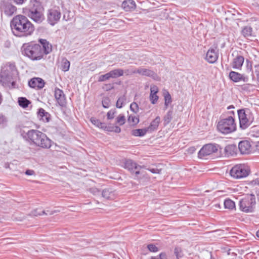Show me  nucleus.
Wrapping results in <instances>:
<instances>
[{"mask_svg": "<svg viewBox=\"0 0 259 259\" xmlns=\"http://www.w3.org/2000/svg\"><path fill=\"white\" fill-rule=\"evenodd\" d=\"M137 68L131 67L128 69H125L124 71V73L127 76L132 75L134 74L137 73Z\"/></svg>", "mask_w": 259, "mask_h": 259, "instance_id": "nucleus-38", "label": "nucleus"}, {"mask_svg": "<svg viewBox=\"0 0 259 259\" xmlns=\"http://www.w3.org/2000/svg\"><path fill=\"white\" fill-rule=\"evenodd\" d=\"M158 88L156 85H151L150 87V93L151 94H157L158 92Z\"/></svg>", "mask_w": 259, "mask_h": 259, "instance_id": "nucleus-49", "label": "nucleus"}, {"mask_svg": "<svg viewBox=\"0 0 259 259\" xmlns=\"http://www.w3.org/2000/svg\"><path fill=\"white\" fill-rule=\"evenodd\" d=\"M148 132V129L146 128L142 129H136L134 130L132 132V134L136 137H143Z\"/></svg>", "mask_w": 259, "mask_h": 259, "instance_id": "nucleus-27", "label": "nucleus"}, {"mask_svg": "<svg viewBox=\"0 0 259 259\" xmlns=\"http://www.w3.org/2000/svg\"><path fill=\"white\" fill-rule=\"evenodd\" d=\"M242 90L247 92H252L254 90V85L251 84H245L242 87Z\"/></svg>", "mask_w": 259, "mask_h": 259, "instance_id": "nucleus-41", "label": "nucleus"}, {"mask_svg": "<svg viewBox=\"0 0 259 259\" xmlns=\"http://www.w3.org/2000/svg\"><path fill=\"white\" fill-rule=\"evenodd\" d=\"M116 111L115 109H111L107 113V117L108 120L112 119L114 118Z\"/></svg>", "mask_w": 259, "mask_h": 259, "instance_id": "nucleus-44", "label": "nucleus"}, {"mask_svg": "<svg viewBox=\"0 0 259 259\" xmlns=\"http://www.w3.org/2000/svg\"><path fill=\"white\" fill-rule=\"evenodd\" d=\"M240 127L243 130L248 127L253 121V118L249 110L240 109L238 110Z\"/></svg>", "mask_w": 259, "mask_h": 259, "instance_id": "nucleus-8", "label": "nucleus"}, {"mask_svg": "<svg viewBox=\"0 0 259 259\" xmlns=\"http://www.w3.org/2000/svg\"><path fill=\"white\" fill-rule=\"evenodd\" d=\"M172 111L169 110L168 111L166 115L164 116L163 120H164V124L165 125H166L168 124L171 119H172Z\"/></svg>", "mask_w": 259, "mask_h": 259, "instance_id": "nucleus-32", "label": "nucleus"}, {"mask_svg": "<svg viewBox=\"0 0 259 259\" xmlns=\"http://www.w3.org/2000/svg\"><path fill=\"white\" fill-rule=\"evenodd\" d=\"M244 57L241 55H237L235 58H234L232 66L234 69H240L244 62Z\"/></svg>", "mask_w": 259, "mask_h": 259, "instance_id": "nucleus-23", "label": "nucleus"}, {"mask_svg": "<svg viewBox=\"0 0 259 259\" xmlns=\"http://www.w3.org/2000/svg\"><path fill=\"white\" fill-rule=\"evenodd\" d=\"M224 205L225 208L233 209L235 207V203L230 199H226L224 202Z\"/></svg>", "mask_w": 259, "mask_h": 259, "instance_id": "nucleus-29", "label": "nucleus"}, {"mask_svg": "<svg viewBox=\"0 0 259 259\" xmlns=\"http://www.w3.org/2000/svg\"><path fill=\"white\" fill-rule=\"evenodd\" d=\"M147 247L149 250L151 252H155L158 251V247L156 245L152 244H149Z\"/></svg>", "mask_w": 259, "mask_h": 259, "instance_id": "nucleus-48", "label": "nucleus"}, {"mask_svg": "<svg viewBox=\"0 0 259 259\" xmlns=\"http://www.w3.org/2000/svg\"><path fill=\"white\" fill-rule=\"evenodd\" d=\"M174 253L176 256L177 259H180L182 258L184 255L182 249L180 247H175Z\"/></svg>", "mask_w": 259, "mask_h": 259, "instance_id": "nucleus-35", "label": "nucleus"}, {"mask_svg": "<svg viewBox=\"0 0 259 259\" xmlns=\"http://www.w3.org/2000/svg\"><path fill=\"white\" fill-rule=\"evenodd\" d=\"M159 257L160 259H167V255L165 253L162 252L159 254Z\"/></svg>", "mask_w": 259, "mask_h": 259, "instance_id": "nucleus-54", "label": "nucleus"}, {"mask_svg": "<svg viewBox=\"0 0 259 259\" xmlns=\"http://www.w3.org/2000/svg\"><path fill=\"white\" fill-rule=\"evenodd\" d=\"M255 198L253 195L247 194L239 201V208L245 213L252 212L255 205Z\"/></svg>", "mask_w": 259, "mask_h": 259, "instance_id": "nucleus-7", "label": "nucleus"}, {"mask_svg": "<svg viewBox=\"0 0 259 259\" xmlns=\"http://www.w3.org/2000/svg\"><path fill=\"white\" fill-rule=\"evenodd\" d=\"M18 77V72L14 63H8L0 73V83L4 86L14 88Z\"/></svg>", "mask_w": 259, "mask_h": 259, "instance_id": "nucleus-2", "label": "nucleus"}, {"mask_svg": "<svg viewBox=\"0 0 259 259\" xmlns=\"http://www.w3.org/2000/svg\"><path fill=\"white\" fill-rule=\"evenodd\" d=\"M28 85L32 88L40 89L44 87L45 82L40 78H33L29 80Z\"/></svg>", "mask_w": 259, "mask_h": 259, "instance_id": "nucleus-19", "label": "nucleus"}, {"mask_svg": "<svg viewBox=\"0 0 259 259\" xmlns=\"http://www.w3.org/2000/svg\"><path fill=\"white\" fill-rule=\"evenodd\" d=\"M54 96L60 106L63 107L65 105L66 98L62 90L56 88L54 90Z\"/></svg>", "mask_w": 259, "mask_h": 259, "instance_id": "nucleus-14", "label": "nucleus"}, {"mask_svg": "<svg viewBox=\"0 0 259 259\" xmlns=\"http://www.w3.org/2000/svg\"><path fill=\"white\" fill-rule=\"evenodd\" d=\"M114 128H113V132H114L116 133H119L120 132L121 129L119 126H114Z\"/></svg>", "mask_w": 259, "mask_h": 259, "instance_id": "nucleus-56", "label": "nucleus"}, {"mask_svg": "<svg viewBox=\"0 0 259 259\" xmlns=\"http://www.w3.org/2000/svg\"><path fill=\"white\" fill-rule=\"evenodd\" d=\"M17 7L13 5L9 0L0 1V11L8 17L12 16L17 12Z\"/></svg>", "mask_w": 259, "mask_h": 259, "instance_id": "nucleus-11", "label": "nucleus"}, {"mask_svg": "<svg viewBox=\"0 0 259 259\" xmlns=\"http://www.w3.org/2000/svg\"><path fill=\"white\" fill-rule=\"evenodd\" d=\"M61 16V13L59 7L54 6L48 10L47 21L52 26L58 23Z\"/></svg>", "mask_w": 259, "mask_h": 259, "instance_id": "nucleus-10", "label": "nucleus"}, {"mask_svg": "<svg viewBox=\"0 0 259 259\" xmlns=\"http://www.w3.org/2000/svg\"><path fill=\"white\" fill-rule=\"evenodd\" d=\"M151 259H158V258H155V257H152Z\"/></svg>", "mask_w": 259, "mask_h": 259, "instance_id": "nucleus-64", "label": "nucleus"}, {"mask_svg": "<svg viewBox=\"0 0 259 259\" xmlns=\"http://www.w3.org/2000/svg\"><path fill=\"white\" fill-rule=\"evenodd\" d=\"M128 121L133 125H136L139 122V119L136 116L131 115L128 117Z\"/></svg>", "mask_w": 259, "mask_h": 259, "instance_id": "nucleus-36", "label": "nucleus"}, {"mask_svg": "<svg viewBox=\"0 0 259 259\" xmlns=\"http://www.w3.org/2000/svg\"><path fill=\"white\" fill-rule=\"evenodd\" d=\"M110 75L109 72L104 75H101L99 77L98 81L100 82L104 81L110 78Z\"/></svg>", "mask_w": 259, "mask_h": 259, "instance_id": "nucleus-45", "label": "nucleus"}, {"mask_svg": "<svg viewBox=\"0 0 259 259\" xmlns=\"http://www.w3.org/2000/svg\"><path fill=\"white\" fill-rule=\"evenodd\" d=\"M90 121L92 123L95 125L96 127L102 129L104 122H101L99 119L95 117H92L90 119Z\"/></svg>", "mask_w": 259, "mask_h": 259, "instance_id": "nucleus-31", "label": "nucleus"}, {"mask_svg": "<svg viewBox=\"0 0 259 259\" xmlns=\"http://www.w3.org/2000/svg\"><path fill=\"white\" fill-rule=\"evenodd\" d=\"M122 8L127 12L133 11L136 9V3L133 0H125L122 2Z\"/></svg>", "mask_w": 259, "mask_h": 259, "instance_id": "nucleus-21", "label": "nucleus"}, {"mask_svg": "<svg viewBox=\"0 0 259 259\" xmlns=\"http://www.w3.org/2000/svg\"><path fill=\"white\" fill-rule=\"evenodd\" d=\"M235 149V147L233 145H228L225 147V151L227 153L231 154V150H234Z\"/></svg>", "mask_w": 259, "mask_h": 259, "instance_id": "nucleus-51", "label": "nucleus"}, {"mask_svg": "<svg viewBox=\"0 0 259 259\" xmlns=\"http://www.w3.org/2000/svg\"><path fill=\"white\" fill-rule=\"evenodd\" d=\"M45 211L48 213V214H49L50 215H52V214H53L55 213H57V212H59V211L58 210H53V211H50L49 210H46Z\"/></svg>", "mask_w": 259, "mask_h": 259, "instance_id": "nucleus-55", "label": "nucleus"}, {"mask_svg": "<svg viewBox=\"0 0 259 259\" xmlns=\"http://www.w3.org/2000/svg\"><path fill=\"white\" fill-rule=\"evenodd\" d=\"M125 122V117L122 114H119L116 118V123L122 125Z\"/></svg>", "mask_w": 259, "mask_h": 259, "instance_id": "nucleus-37", "label": "nucleus"}, {"mask_svg": "<svg viewBox=\"0 0 259 259\" xmlns=\"http://www.w3.org/2000/svg\"><path fill=\"white\" fill-rule=\"evenodd\" d=\"M38 209H35L32 210L31 212L30 215L32 216L37 217L38 215H41L42 214L48 215V213L45 211V210L39 211Z\"/></svg>", "mask_w": 259, "mask_h": 259, "instance_id": "nucleus-39", "label": "nucleus"}, {"mask_svg": "<svg viewBox=\"0 0 259 259\" xmlns=\"http://www.w3.org/2000/svg\"><path fill=\"white\" fill-rule=\"evenodd\" d=\"M232 108H234V107L233 106H230L228 107V109H229Z\"/></svg>", "mask_w": 259, "mask_h": 259, "instance_id": "nucleus-63", "label": "nucleus"}, {"mask_svg": "<svg viewBox=\"0 0 259 259\" xmlns=\"http://www.w3.org/2000/svg\"><path fill=\"white\" fill-rule=\"evenodd\" d=\"M18 102L19 106L24 108L27 107L28 105L31 103L29 100H27L26 98L24 97L19 98Z\"/></svg>", "mask_w": 259, "mask_h": 259, "instance_id": "nucleus-28", "label": "nucleus"}, {"mask_svg": "<svg viewBox=\"0 0 259 259\" xmlns=\"http://www.w3.org/2000/svg\"><path fill=\"white\" fill-rule=\"evenodd\" d=\"M149 99L151 102V103L152 104H155L157 103L158 99V96L157 95V94H150L149 96Z\"/></svg>", "mask_w": 259, "mask_h": 259, "instance_id": "nucleus-43", "label": "nucleus"}, {"mask_svg": "<svg viewBox=\"0 0 259 259\" xmlns=\"http://www.w3.org/2000/svg\"><path fill=\"white\" fill-rule=\"evenodd\" d=\"M256 149L257 151H259V141L257 142L256 145Z\"/></svg>", "mask_w": 259, "mask_h": 259, "instance_id": "nucleus-58", "label": "nucleus"}, {"mask_svg": "<svg viewBox=\"0 0 259 259\" xmlns=\"http://www.w3.org/2000/svg\"><path fill=\"white\" fill-rule=\"evenodd\" d=\"M219 132L224 134H228L234 132L236 130V124L234 118L229 116L220 120L217 125Z\"/></svg>", "mask_w": 259, "mask_h": 259, "instance_id": "nucleus-6", "label": "nucleus"}, {"mask_svg": "<svg viewBox=\"0 0 259 259\" xmlns=\"http://www.w3.org/2000/svg\"><path fill=\"white\" fill-rule=\"evenodd\" d=\"M70 67V62L66 58H63L61 62V69L63 71H67Z\"/></svg>", "mask_w": 259, "mask_h": 259, "instance_id": "nucleus-30", "label": "nucleus"}, {"mask_svg": "<svg viewBox=\"0 0 259 259\" xmlns=\"http://www.w3.org/2000/svg\"><path fill=\"white\" fill-rule=\"evenodd\" d=\"M24 54L32 60H40L44 58L41 46L39 44H28L24 45Z\"/></svg>", "mask_w": 259, "mask_h": 259, "instance_id": "nucleus-5", "label": "nucleus"}, {"mask_svg": "<svg viewBox=\"0 0 259 259\" xmlns=\"http://www.w3.org/2000/svg\"><path fill=\"white\" fill-rule=\"evenodd\" d=\"M218 57V53L216 50L210 49L206 53L205 60L209 63H214L217 61Z\"/></svg>", "mask_w": 259, "mask_h": 259, "instance_id": "nucleus-16", "label": "nucleus"}, {"mask_svg": "<svg viewBox=\"0 0 259 259\" xmlns=\"http://www.w3.org/2000/svg\"><path fill=\"white\" fill-rule=\"evenodd\" d=\"M43 8L37 0H31L29 5L23 9V13L33 21L40 23L44 20Z\"/></svg>", "mask_w": 259, "mask_h": 259, "instance_id": "nucleus-3", "label": "nucleus"}, {"mask_svg": "<svg viewBox=\"0 0 259 259\" xmlns=\"http://www.w3.org/2000/svg\"><path fill=\"white\" fill-rule=\"evenodd\" d=\"M111 78H117L121 76L124 74V70L122 69L118 68L112 70L109 72Z\"/></svg>", "mask_w": 259, "mask_h": 259, "instance_id": "nucleus-26", "label": "nucleus"}, {"mask_svg": "<svg viewBox=\"0 0 259 259\" xmlns=\"http://www.w3.org/2000/svg\"><path fill=\"white\" fill-rule=\"evenodd\" d=\"M114 126H107L106 123H104L102 130L107 132H113Z\"/></svg>", "mask_w": 259, "mask_h": 259, "instance_id": "nucleus-50", "label": "nucleus"}, {"mask_svg": "<svg viewBox=\"0 0 259 259\" xmlns=\"http://www.w3.org/2000/svg\"><path fill=\"white\" fill-rule=\"evenodd\" d=\"M219 146L214 144H207L204 145L198 153V157L200 158H205L208 156L215 153L218 151Z\"/></svg>", "mask_w": 259, "mask_h": 259, "instance_id": "nucleus-12", "label": "nucleus"}, {"mask_svg": "<svg viewBox=\"0 0 259 259\" xmlns=\"http://www.w3.org/2000/svg\"><path fill=\"white\" fill-rule=\"evenodd\" d=\"M25 174L27 175L31 176L34 174V171L33 170L28 169L26 171Z\"/></svg>", "mask_w": 259, "mask_h": 259, "instance_id": "nucleus-53", "label": "nucleus"}, {"mask_svg": "<svg viewBox=\"0 0 259 259\" xmlns=\"http://www.w3.org/2000/svg\"><path fill=\"white\" fill-rule=\"evenodd\" d=\"M255 73H256L257 78L259 79V71L255 70Z\"/></svg>", "mask_w": 259, "mask_h": 259, "instance_id": "nucleus-59", "label": "nucleus"}, {"mask_svg": "<svg viewBox=\"0 0 259 259\" xmlns=\"http://www.w3.org/2000/svg\"><path fill=\"white\" fill-rule=\"evenodd\" d=\"M250 172L249 167L245 164H237L230 170V175L235 179H241L246 177Z\"/></svg>", "mask_w": 259, "mask_h": 259, "instance_id": "nucleus-9", "label": "nucleus"}, {"mask_svg": "<svg viewBox=\"0 0 259 259\" xmlns=\"http://www.w3.org/2000/svg\"><path fill=\"white\" fill-rule=\"evenodd\" d=\"M102 194V196L106 199H112L113 197V194L107 189L103 190Z\"/></svg>", "mask_w": 259, "mask_h": 259, "instance_id": "nucleus-34", "label": "nucleus"}, {"mask_svg": "<svg viewBox=\"0 0 259 259\" xmlns=\"http://www.w3.org/2000/svg\"><path fill=\"white\" fill-rule=\"evenodd\" d=\"M229 76L231 80L235 82H239L241 80L246 82L248 79V78L244 74L233 71L230 72Z\"/></svg>", "mask_w": 259, "mask_h": 259, "instance_id": "nucleus-17", "label": "nucleus"}, {"mask_svg": "<svg viewBox=\"0 0 259 259\" xmlns=\"http://www.w3.org/2000/svg\"><path fill=\"white\" fill-rule=\"evenodd\" d=\"M195 148L194 147H190L188 149V151L189 152L192 153L195 151Z\"/></svg>", "mask_w": 259, "mask_h": 259, "instance_id": "nucleus-57", "label": "nucleus"}, {"mask_svg": "<svg viewBox=\"0 0 259 259\" xmlns=\"http://www.w3.org/2000/svg\"><path fill=\"white\" fill-rule=\"evenodd\" d=\"M256 236L259 238V230L256 232Z\"/></svg>", "mask_w": 259, "mask_h": 259, "instance_id": "nucleus-61", "label": "nucleus"}, {"mask_svg": "<svg viewBox=\"0 0 259 259\" xmlns=\"http://www.w3.org/2000/svg\"><path fill=\"white\" fill-rule=\"evenodd\" d=\"M160 122V117L157 116L154 120L150 123V125L147 127L148 133H151L156 130Z\"/></svg>", "mask_w": 259, "mask_h": 259, "instance_id": "nucleus-24", "label": "nucleus"}, {"mask_svg": "<svg viewBox=\"0 0 259 259\" xmlns=\"http://www.w3.org/2000/svg\"><path fill=\"white\" fill-rule=\"evenodd\" d=\"M137 72L140 75L150 77L155 80L158 79L157 74L149 69L140 67L137 68Z\"/></svg>", "mask_w": 259, "mask_h": 259, "instance_id": "nucleus-15", "label": "nucleus"}, {"mask_svg": "<svg viewBox=\"0 0 259 259\" xmlns=\"http://www.w3.org/2000/svg\"><path fill=\"white\" fill-rule=\"evenodd\" d=\"M125 101H126V97H125V95H123V96H121V97H120L118 99V100L116 102V107L118 108H122L123 105L125 102Z\"/></svg>", "mask_w": 259, "mask_h": 259, "instance_id": "nucleus-33", "label": "nucleus"}, {"mask_svg": "<svg viewBox=\"0 0 259 259\" xmlns=\"http://www.w3.org/2000/svg\"><path fill=\"white\" fill-rule=\"evenodd\" d=\"M7 122V118L3 114H0V125L2 127L6 125Z\"/></svg>", "mask_w": 259, "mask_h": 259, "instance_id": "nucleus-46", "label": "nucleus"}, {"mask_svg": "<svg viewBox=\"0 0 259 259\" xmlns=\"http://www.w3.org/2000/svg\"><path fill=\"white\" fill-rule=\"evenodd\" d=\"M11 27L13 34L19 37L31 35L34 31L33 25L22 15H18L13 18Z\"/></svg>", "mask_w": 259, "mask_h": 259, "instance_id": "nucleus-1", "label": "nucleus"}, {"mask_svg": "<svg viewBox=\"0 0 259 259\" xmlns=\"http://www.w3.org/2000/svg\"><path fill=\"white\" fill-rule=\"evenodd\" d=\"M124 167L129 170L132 174H134L136 177L138 178L139 175H142V176H144L143 172L141 171L142 166L138 165L132 160H126L124 163Z\"/></svg>", "mask_w": 259, "mask_h": 259, "instance_id": "nucleus-13", "label": "nucleus"}, {"mask_svg": "<svg viewBox=\"0 0 259 259\" xmlns=\"http://www.w3.org/2000/svg\"><path fill=\"white\" fill-rule=\"evenodd\" d=\"M242 35L248 39H250L255 37L253 32L252 29L250 26H245L242 30Z\"/></svg>", "mask_w": 259, "mask_h": 259, "instance_id": "nucleus-25", "label": "nucleus"}, {"mask_svg": "<svg viewBox=\"0 0 259 259\" xmlns=\"http://www.w3.org/2000/svg\"><path fill=\"white\" fill-rule=\"evenodd\" d=\"M27 135L28 139L35 145L42 148H50L51 147V140L42 132L36 130H29Z\"/></svg>", "mask_w": 259, "mask_h": 259, "instance_id": "nucleus-4", "label": "nucleus"}, {"mask_svg": "<svg viewBox=\"0 0 259 259\" xmlns=\"http://www.w3.org/2000/svg\"><path fill=\"white\" fill-rule=\"evenodd\" d=\"M2 101V97L1 96V95L0 94V104L1 103Z\"/></svg>", "mask_w": 259, "mask_h": 259, "instance_id": "nucleus-62", "label": "nucleus"}, {"mask_svg": "<svg viewBox=\"0 0 259 259\" xmlns=\"http://www.w3.org/2000/svg\"><path fill=\"white\" fill-rule=\"evenodd\" d=\"M102 105L104 108H108L110 106V100L109 97H106L102 100Z\"/></svg>", "mask_w": 259, "mask_h": 259, "instance_id": "nucleus-40", "label": "nucleus"}, {"mask_svg": "<svg viewBox=\"0 0 259 259\" xmlns=\"http://www.w3.org/2000/svg\"><path fill=\"white\" fill-rule=\"evenodd\" d=\"M37 117L43 122H49L51 120V115L44 109L39 108L37 111Z\"/></svg>", "mask_w": 259, "mask_h": 259, "instance_id": "nucleus-20", "label": "nucleus"}, {"mask_svg": "<svg viewBox=\"0 0 259 259\" xmlns=\"http://www.w3.org/2000/svg\"><path fill=\"white\" fill-rule=\"evenodd\" d=\"M148 170L153 174H158L160 172V170L157 168H148Z\"/></svg>", "mask_w": 259, "mask_h": 259, "instance_id": "nucleus-52", "label": "nucleus"}, {"mask_svg": "<svg viewBox=\"0 0 259 259\" xmlns=\"http://www.w3.org/2000/svg\"><path fill=\"white\" fill-rule=\"evenodd\" d=\"M164 105L165 108H167L168 105L171 102V98L170 95L167 93L164 96Z\"/></svg>", "mask_w": 259, "mask_h": 259, "instance_id": "nucleus-42", "label": "nucleus"}, {"mask_svg": "<svg viewBox=\"0 0 259 259\" xmlns=\"http://www.w3.org/2000/svg\"><path fill=\"white\" fill-rule=\"evenodd\" d=\"M255 184H259V179H256L254 181Z\"/></svg>", "mask_w": 259, "mask_h": 259, "instance_id": "nucleus-60", "label": "nucleus"}, {"mask_svg": "<svg viewBox=\"0 0 259 259\" xmlns=\"http://www.w3.org/2000/svg\"><path fill=\"white\" fill-rule=\"evenodd\" d=\"M39 42L41 45V51L44 56L47 54H50L52 51V45L46 39H39Z\"/></svg>", "mask_w": 259, "mask_h": 259, "instance_id": "nucleus-18", "label": "nucleus"}, {"mask_svg": "<svg viewBox=\"0 0 259 259\" xmlns=\"http://www.w3.org/2000/svg\"><path fill=\"white\" fill-rule=\"evenodd\" d=\"M238 148L241 153H248L250 149V143L247 141H241L239 143Z\"/></svg>", "mask_w": 259, "mask_h": 259, "instance_id": "nucleus-22", "label": "nucleus"}, {"mask_svg": "<svg viewBox=\"0 0 259 259\" xmlns=\"http://www.w3.org/2000/svg\"><path fill=\"white\" fill-rule=\"evenodd\" d=\"M130 109L134 113H137L139 109L138 104L135 102L132 103L130 105Z\"/></svg>", "mask_w": 259, "mask_h": 259, "instance_id": "nucleus-47", "label": "nucleus"}]
</instances>
